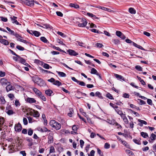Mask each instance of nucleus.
<instances>
[{"mask_svg": "<svg viewBox=\"0 0 156 156\" xmlns=\"http://www.w3.org/2000/svg\"><path fill=\"white\" fill-rule=\"evenodd\" d=\"M49 124L52 127L56 130L60 129L61 127V125L59 123L55 120H52L50 122Z\"/></svg>", "mask_w": 156, "mask_h": 156, "instance_id": "f257e3e1", "label": "nucleus"}, {"mask_svg": "<svg viewBox=\"0 0 156 156\" xmlns=\"http://www.w3.org/2000/svg\"><path fill=\"white\" fill-rule=\"evenodd\" d=\"M79 21L77 22L78 25L80 27H85L87 24V20L84 18H79Z\"/></svg>", "mask_w": 156, "mask_h": 156, "instance_id": "f03ea898", "label": "nucleus"}, {"mask_svg": "<svg viewBox=\"0 0 156 156\" xmlns=\"http://www.w3.org/2000/svg\"><path fill=\"white\" fill-rule=\"evenodd\" d=\"M27 31L29 34L32 35H34L36 37H39L41 34L39 32L36 30H30L27 29Z\"/></svg>", "mask_w": 156, "mask_h": 156, "instance_id": "7ed1b4c3", "label": "nucleus"}, {"mask_svg": "<svg viewBox=\"0 0 156 156\" xmlns=\"http://www.w3.org/2000/svg\"><path fill=\"white\" fill-rule=\"evenodd\" d=\"M23 2L24 4L30 7H33L34 5V0H23Z\"/></svg>", "mask_w": 156, "mask_h": 156, "instance_id": "20e7f679", "label": "nucleus"}, {"mask_svg": "<svg viewBox=\"0 0 156 156\" xmlns=\"http://www.w3.org/2000/svg\"><path fill=\"white\" fill-rule=\"evenodd\" d=\"M30 115L35 118H38L40 116L39 112L37 111L34 109H32V111L30 112Z\"/></svg>", "mask_w": 156, "mask_h": 156, "instance_id": "39448f33", "label": "nucleus"}, {"mask_svg": "<svg viewBox=\"0 0 156 156\" xmlns=\"http://www.w3.org/2000/svg\"><path fill=\"white\" fill-rule=\"evenodd\" d=\"M17 57L19 58L18 62H19L24 64L27 67L30 66V65L26 62V60L24 59L21 57L19 55L17 56Z\"/></svg>", "mask_w": 156, "mask_h": 156, "instance_id": "423d86ee", "label": "nucleus"}, {"mask_svg": "<svg viewBox=\"0 0 156 156\" xmlns=\"http://www.w3.org/2000/svg\"><path fill=\"white\" fill-rule=\"evenodd\" d=\"M71 79L73 81L76 82L77 83L81 86H84L85 85V83L84 82L78 80L77 79H76V78L74 77H72Z\"/></svg>", "mask_w": 156, "mask_h": 156, "instance_id": "0eeeda50", "label": "nucleus"}, {"mask_svg": "<svg viewBox=\"0 0 156 156\" xmlns=\"http://www.w3.org/2000/svg\"><path fill=\"white\" fill-rule=\"evenodd\" d=\"M37 130L42 133L46 132H50L51 130H48L46 127H38L37 128Z\"/></svg>", "mask_w": 156, "mask_h": 156, "instance_id": "6e6552de", "label": "nucleus"}, {"mask_svg": "<svg viewBox=\"0 0 156 156\" xmlns=\"http://www.w3.org/2000/svg\"><path fill=\"white\" fill-rule=\"evenodd\" d=\"M22 126L21 124L19 123H18V124H16L14 127L15 131L17 132H20L22 130Z\"/></svg>", "mask_w": 156, "mask_h": 156, "instance_id": "1a4fd4ad", "label": "nucleus"}, {"mask_svg": "<svg viewBox=\"0 0 156 156\" xmlns=\"http://www.w3.org/2000/svg\"><path fill=\"white\" fill-rule=\"evenodd\" d=\"M67 52L71 56H76L79 54L74 50L70 49L67 50Z\"/></svg>", "mask_w": 156, "mask_h": 156, "instance_id": "9d476101", "label": "nucleus"}, {"mask_svg": "<svg viewBox=\"0 0 156 156\" xmlns=\"http://www.w3.org/2000/svg\"><path fill=\"white\" fill-rule=\"evenodd\" d=\"M79 128V126L77 125H74L72 127V130L73 131L71 132V134H77V129Z\"/></svg>", "mask_w": 156, "mask_h": 156, "instance_id": "9b49d317", "label": "nucleus"}, {"mask_svg": "<svg viewBox=\"0 0 156 156\" xmlns=\"http://www.w3.org/2000/svg\"><path fill=\"white\" fill-rule=\"evenodd\" d=\"M91 73L92 74H96L98 76L99 78L101 79V76L99 73L97 72V70L94 68H93L91 69Z\"/></svg>", "mask_w": 156, "mask_h": 156, "instance_id": "f8f14e48", "label": "nucleus"}, {"mask_svg": "<svg viewBox=\"0 0 156 156\" xmlns=\"http://www.w3.org/2000/svg\"><path fill=\"white\" fill-rule=\"evenodd\" d=\"M26 101L30 103H36V101L34 98L29 97L27 98Z\"/></svg>", "mask_w": 156, "mask_h": 156, "instance_id": "ddd939ff", "label": "nucleus"}, {"mask_svg": "<svg viewBox=\"0 0 156 156\" xmlns=\"http://www.w3.org/2000/svg\"><path fill=\"white\" fill-rule=\"evenodd\" d=\"M115 76L118 80H122L123 81H125V80L124 78V77L122 76L121 75H119V74L115 73L114 74Z\"/></svg>", "mask_w": 156, "mask_h": 156, "instance_id": "4468645a", "label": "nucleus"}, {"mask_svg": "<svg viewBox=\"0 0 156 156\" xmlns=\"http://www.w3.org/2000/svg\"><path fill=\"white\" fill-rule=\"evenodd\" d=\"M0 82L2 86H5L7 84L8 80L2 78L1 79Z\"/></svg>", "mask_w": 156, "mask_h": 156, "instance_id": "2eb2a0df", "label": "nucleus"}, {"mask_svg": "<svg viewBox=\"0 0 156 156\" xmlns=\"http://www.w3.org/2000/svg\"><path fill=\"white\" fill-rule=\"evenodd\" d=\"M137 120L138 122H140L138 123V125L141 127L143 126V124L145 125L147 124V122L144 120H142L140 119H138Z\"/></svg>", "mask_w": 156, "mask_h": 156, "instance_id": "dca6fc26", "label": "nucleus"}, {"mask_svg": "<svg viewBox=\"0 0 156 156\" xmlns=\"http://www.w3.org/2000/svg\"><path fill=\"white\" fill-rule=\"evenodd\" d=\"M119 141L127 148H129V145L126 141L123 140L121 139H120L119 140Z\"/></svg>", "mask_w": 156, "mask_h": 156, "instance_id": "f3484780", "label": "nucleus"}, {"mask_svg": "<svg viewBox=\"0 0 156 156\" xmlns=\"http://www.w3.org/2000/svg\"><path fill=\"white\" fill-rule=\"evenodd\" d=\"M122 119L124 122L126 124H127L129 123V121L126 117V116L125 114H123L121 116Z\"/></svg>", "mask_w": 156, "mask_h": 156, "instance_id": "a211bd4d", "label": "nucleus"}, {"mask_svg": "<svg viewBox=\"0 0 156 156\" xmlns=\"http://www.w3.org/2000/svg\"><path fill=\"white\" fill-rule=\"evenodd\" d=\"M114 109L115 111L118 114L120 115V116L122 115L123 114V113L122 111L119 108V107L118 106Z\"/></svg>", "mask_w": 156, "mask_h": 156, "instance_id": "6ab92c4d", "label": "nucleus"}, {"mask_svg": "<svg viewBox=\"0 0 156 156\" xmlns=\"http://www.w3.org/2000/svg\"><path fill=\"white\" fill-rule=\"evenodd\" d=\"M0 42L5 45H8L9 44V42L7 40L4 39H0Z\"/></svg>", "mask_w": 156, "mask_h": 156, "instance_id": "aec40b11", "label": "nucleus"}, {"mask_svg": "<svg viewBox=\"0 0 156 156\" xmlns=\"http://www.w3.org/2000/svg\"><path fill=\"white\" fill-rule=\"evenodd\" d=\"M87 14L89 16L91 17L94 20L99 19V18L96 16L95 15L93 14L92 13L87 12Z\"/></svg>", "mask_w": 156, "mask_h": 156, "instance_id": "412c9836", "label": "nucleus"}, {"mask_svg": "<svg viewBox=\"0 0 156 156\" xmlns=\"http://www.w3.org/2000/svg\"><path fill=\"white\" fill-rule=\"evenodd\" d=\"M33 89L35 94L38 96L41 95V92L37 88L34 87L33 88Z\"/></svg>", "mask_w": 156, "mask_h": 156, "instance_id": "4be33fe9", "label": "nucleus"}, {"mask_svg": "<svg viewBox=\"0 0 156 156\" xmlns=\"http://www.w3.org/2000/svg\"><path fill=\"white\" fill-rule=\"evenodd\" d=\"M69 6L71 7H73L76 9H78L80 7L79 5L76 3H70Z\"/></svg>", "mask_w": 156, "mask_h": 156, "instance_id": "5701e85b", "label": "nucleus"}, {"mask_svg": "<svg viewBox=\"0 0 156 156\" xmlns=\"http://www.w3.org/2000/svg\"><path fill=\"white\" fill-rule=\"evenodd\" d=\"M45 93L48 96H51L52 95V94L53 93V91L50 89H48L45 90Z\"/></svg>", "mask_w": 156, "mask_h": 156, "instance_id": "b1692460", "label": "nucleus"}, {"mask_svg": "<svg viewBox=\"0 0 156 156\" xmlns=\"http://www.w3.org/2000/svg\"><path fill=\"white\" fill-rule=\"evenodd\" d=\"M57 73L58 74V75L62 77H65L66 76V74L65 73L59 71H56Z\"/></svg>", "mask_w": 156, "mask_h": 156, "instance_id": "393cba45", "label": "nucleus"}, {"mask_svg": "<svg viewBox=\"0 0 156 156\" xmlns=\"http://www.w3.org/2000/svg\"><path fill=\"white\" fill-rule=\"evenodd\" d=\"M42 65L44 68L47 69H49V68H52V67L50 66L48 64L43 62V65Z\"/></svg>", "mask_w": 156, "mask_h": 156, "instance_id": "a878e982", "label": "nucleus"}, {"mask_svg": "<svg viewBox=\"0 0 156 156\" xmlns=\"http://www.w3.org/2000/svg\"><path fill=\"white\" fill-rule=\"evenodd\" d=\"M6 89L7 92L12 90L13 89V86L12 85L9 84L6 87Z\"/></svg>", "mask_w": 156, "mask_h": 156, "instance_id": "bb28decb", "label": "nucleus"}, {"mask_svg": "<svg viewBox=\"0 0 156 156\" xmlns=\"http://www.w3.org/2000/svg\"><path fill=\"white\" fill-rule=\"evenodd\" d=\"M41 40L44 43H49L48 41L44 37H42L40 38Z\"/></svg>", "mask_w": 156, "mask_h": 156, "instance_id": "cd10ccee", "label": "nucleus"}, {"mask_svg": "<svg viewBox=\"0 0 156 156\" xmlns=\"http://www.w3.org/2000/svg\"><path fill=\"white\" fill-rule=\"evenodd\" d=\"M101 9L107 11L108 12H114V11L112 10H111L110 9L105 7H102L101 8Z\"/></svg>", "mask_w": 156, "mask_h": 156, "instance_id": "c85d7f7f", "label": "nucleus"}, {"mask_svg": "<svg viewBox=\"0 0 156 156\" xmlns=\"http://www.w3.org/2000/svg\"><path fill=\"white\" fill-rule=\"evenodd\" d=\"M129 11L131 14H135L136 13V10L133 8L132 7L130 8L129 9Z\"/></svg>", "mask_w": 156, "mask_h": 156, "instance_id": "c756f323", "label": "nucleus"}, {"mask_svg": "<svg viewBox=\"0 0 156 156\" xmlns=\"http://www.w3.org/2000/svg\"><path fill=\"white\" fill-rule=\"evenodd\" d=\"M133 44L135 47H136L137 48L141 50H143L144 49L141 46L137 44H136L134 42H133Z\"/></svg>", "mask_w": 156, "mask_h": 156, "instance_id": "7c9ffc66", "label": "nucleus"}, {"mask_svg": "<svg viewBox=\"0 0 156 156\" xmlns=\"http://www.w3.org/2000/svg\"><path fill=\"white\" fill-rule=\"evenodd\" d=\"M5 128V126L4 125V123L0 122V131Z\"/></svg>", "mask_w": 156, "mask_h": 156, "instance_id": "2f4dec72", "label": "nucleus"}, {"mask_svg": "<svg viewBox=\"0 0 156 156\" xmlns=\"http://www.w3.org/2000/svg\"><path fill=\"white\" fill-rule=\"evenodd\" d=\"M141 135L144 138L148 137V135L146 133L142 132L140 133Z\"/></svg>", "mask_w": 156, "mask_h": 156, "instance_id": "473e14b6", "label": "nucleus"}, {"mask_svg": "<svg viewBox=\"0 0 156 156\" xmlns=\"http://www.w3.org/2000/svg\"><path fill=\"white\" fill-rule=\"evenodd\" d=\"M6 112L9 115H12L15 113V112L12 110H8Z\"/></svg>", "mask_w": 156, "mask_h": 156, "instance_id": "72a5a7b5", "label": "nucleus"}, {"mask_svg": "<svg viewBox=\"0 0 156 156\" xmlns=\"http://www.w3.org/2000/svg\"><path fill=\"white\" fill-rule=\"evenodd\" d=\"M53 84L58 86H60L62 84V83L61 82L57 80H55Z\"/></svg>", "mask_w": 156, "mask_h": 156, "instance_id": "f704fd0d", "label": "nucleus"}, {"mask_svg": "<svg viewBox=\"0 0 156 156\" xmlns=\"http://www.w3.org/2000/svg\"><path fill=\"white\" fill-rule=\"evenodd\" d=\"M48 143L49 144H51L53 143V137L51 136H49L48 138Z\"/></svg>", "mask_w": 156, "mask_h": 156, "instance_id": "c9c22d12", "label": "nucleus"}, {"mask_svg": "<svg viewBox=\"0 0 156 156\" xmlns=\"http://www.w3.org/2000/svg\"><path fill=\"white\" fill-rule=\"evenodd\" d=\"M95 95L96 96L102 99L103 98L101 95V94L98 91H97L95 93Z\"/></svg>", "mask_w": 156, "mask_h": 156, "instance_id": "e433bc0d", "label": "nucleus"}, {"mask_svg": "<svg viewBox=\"0 0 156 156\" xmlns=\"http://www.w3.org/2000/svg\"><path fill=\"white\" fill-rule=\"evenodd\" d=\"M91 31L94 33H97V34H102L103 33L100 31H99L98 30H97L96 29H92L91 30Z\"/></svg>", "mask_w": 156, "mask_h": 156, "instance_id": "4c0bfd02", "label": "nucleus"}, {"mask_svg": "<svg viewBox=\"0 0 156 156\" xmlns=\"http://www.w3.org/2000/svg\"><path fill=\"white\" fill-rule=\"evenodd\" d=\"M51 26L50 25L46 23L43 24L42 26V27L47 29L51 28Z\"/></svg>", "mask_w": 156, "mask_h": 156, "instance_id": "58836bf2", "label": "nucleus"}, {"mask_svg": "<svg viewBox=\"0 0 156 156\" xmlns=\"http://www.w3.org/2000/svg\"><path fill=\"white\" fill-rule=\"evenodd\" d=\"M116 121L114 119H112L111 120H108V122L109 124L112 125H115V123Z\"/></svg>", "mask_w": 156, "mask_h": 156, "instance_id": "ea45409f", "label": "nucleus"}, {"mask_svg": "<svg viewBox=\"0 0 156 156\" xmlns=\"http://www.w3.org/2000/svg\"><path fill=\"white\" fill-rule=\"evenodd\" d=\"M106 96L107 97L110 99H114V98L113 97L112 95L109 93H108L106 94Z\"/></svg>", "mask_w": 156, "mask_h": 156, "instance_id": "a19ab883", "label": "nucleus"}, {"mask_svg": "<svg viewBox=\"0 0 156 156\" xmlns=\"http://www.w3.org/2000/svg\"><path fill=\"white\" fill-rule=\"evenodd\" d=\"M15 105L16 107H18L20 106V104L18 100H16L15 101Z\"/></svg>", "mask_w": 156, "mask_h": 156, "instance_id": "79ce46f5", "label": "nucleus"}, {"mask_svg": "<svg viewBox=\"0 0 156 156\" xmlns=\"http://www.w3.org/2000/svg\"><path fill=\"white\" fill-rule=\"evenodd\" d=\"M34 62L36 63L37 64H39L41 65H43V62L40 61V60L38 59H35L34 61Z\"/></svg>", "mask_w": 156, "mask_h": 156, "instance_id": "37998d69", "label": "nucleus"}, {"mask_svg": "<svg viewBox=\"0 0 156 156\" xmlns=\"http://www.w3.org/2000/svg\"><path fill=\"white\" fill-rule=\"evenodd\" d=\"M40 69L41 70V71H42V72H43V73H52V74L53 73L51 72L50 71H48V70H44V69H43L41 67L40 68Z\"/></svg>", "mask_w": 156, "mask_h": 156, "instance_id": "c03bdc74", "label": "nucleus"}, {"mask_svg": "<svg viewBox=\"0 0 156 156\" xmlns=\"http://www.w3.org/2000/svg\"><path fill=\"white\" fill-rule=\"evenodd\" d=\"M27 119H28L29 122V123H32V122H34V120L31 117H30V116H28L27 117Z\"/></svg>", "mask_w": 156, "mask_h": 156, "instance_id": "a18cd8bd", "label": "nucleus"}, {"mask_svg": "<svg viewBox=\"0 0 156 156\" xmlns=\"http://www.w3.org/2000/svg\"><path fill=\"white\" fill-rule=\"evenodd\" d=\"M38 97L42 100L45 101L46 100V98L44 97V96L41 93V95H39Z\"/></svg>", "mask_w": 156, "mask_h": 156, "instance_id": "49530a36", "label": "nucleus"}, {"mask_svg": "<svg viewBox=\"0 0 156 156\" xmlns=\"http://www.w3.org/2000/svg\"><path fill=\"white\" fill-rule=\"evenodd\" d=\"M55 152V149L53 146H51L50 147V151L49 153H54Z\"/></svg>", "mask_w": 156, "mask_h": 156, "instance_id": "de8ad7c7", "label": "nucleus"}, {"mask_svg": "<svg viewBox=\"0 0 156 156\" xmlns=\"http://www.w3.org/2000/svg\"><path fill=\"white\" fill-rule=\"evenodd\" d=\"M133 141L136 144H138L140 145L141 144V142L140 140H137L136 139H134L133 140Z\"/></svg>", "mask_w": 156, "mask_h": 156, "instance_id": "09e8293b", "label": "nucleus"}, {"mask_svg": "<svg viewBox=\"0 0 156 156\" xmlns=\"http://www.w3.org/2000/svg\"><path fill=\"white\" fill-rule=\"evenodd\" d=\"M156 135L154 133H152L150 137L151 140L153 141L156 139Z\"/></svg>", "mask_w": 156, "mask_h": 156, "instance_id": "8fccbe9b", "label": "nucleus"}, {"mask_svg": "<svg viewBox=\"0 0 156 156\" xmlns=\"http://www.w3.org/2000/svg\"><path fill=\"white\" fill-rule=\"evenodd\" d=\"M69 110H70V112H69V113H68V115L69 116L71 117L72 116V115L73 113V109H72V108L69 109Z\"/></svg>", "mask_w": 156, "mask_h": 156, "instance_id": "3c124183", "label": "nucleus"}, {"mask_svg": "<svg viewBox=\"0 0 156 156\" xmlns=\"http://www.w3.org/2000/svg\"><path fill=\"white\" fill-rule=\"evenodd\" d=\"M17 49L20 51H23L24 48L20 45H17L16 47Z\"/></svg>", "mask_w": 156, "mask_h": 156, "instance_id": "603ef678", "label": "nucleus"}, {"mask_svg": "<svg viewBox=\"0 0 156 156\" xmlns=\"http://www.w3.org/2000/svg\"><path fill=\"white\" fill-rule=\"evenodd\" d=\"M115 127L118 129H121L122 128V126L116 122H115Z\"/></svg>", "mask_w": 156, "mask_h": 156, "instance_id": "864d4df0", "label": "nucleus"}, {"mask_svg": "<svg viewBox=\"0 0 156 156\" xmlns=\"http://www.w3.org/2000/svg\"><path fill=\"white\" fill-rule=\"evenodd\" d=\"M8 96L11 100H12L15 97L14 95L12 94H9Z\"/></svg>", "mask_w": 156, "mask_h": 156, "instance_id": "5fc2aeb1", "label": "nucleus"}, {"mask_svg": "<svg viewBox=\"0 0 156 156\" xmlns=\"http://www.w3.org/2000/svg\"><path fill=\"white\" fill-rule=\"evenodd\" d=\"M33 133V130L31 129H29L28 130V134L29 136H31Z\"/></svg>", "mask_w": 156, "mask_h": 156, "instance_id": "6e6d98bb", "label": "nucleus"}, {"mask_svg": "<svg viewBox=\"0 0 156 156\" xmlns=\"http://www.w3.org/2000/svg\"><path fill=\"white\" fill-rule=\"evenodd\" d=\"M129 94L126 93H124L122 94V97L125 98H129Z\"/></svg>", "mask_w": 156, "mask_h": 156, "instance_id": "4d7b16f0", "label": "nucleus"}, {"mask_svg": "<svg viewBox=\"0 0 156 156\" xmlns=\"http://www.w3.org/2000/svg\"><path fill=\"white\" fill-rule=\"evenodd\" d=\"M110 145L108 143H106L104 145V148L105 149H108L110 148Z\"/></svg>", "mask_w": 156, "mask_h": 156, "instance_id": "13d9d810", "label": "nucleus"}, {"mask_svg": "<svg viewBox=\"0 0 156 156\" xmlns=\"http://www.w3.org/2000/svg\"><path fill=\"white\" fill-rule=\"evenodd\" d=\"M135 68L138 70L140 71H142L143 69L140 66H135Z\"/></svg>", "mask_w": 156, "mask_h": 156, "instance_id": "bf43d9fd", "label": "nucleus"}, {"mask_svg": "<svg viewBox=\"0 0 156 156\" xmlns=\"http://www.w3.org/2000/svg\"><path fill=\"white\" fill-rule=\"evenodd\" d=\"M6 28L7 29V30L9 32L10 34H11L13 35V34L14 33V32L12 30H11L10 29V28L8 27H6Z\"/></svg>", "mask_w": 156, "mask_h": 156, "instance_id": "052dcab7", "label": "nucleus"}, {"mask_svg": "<svg viewBox=\"0 0 156 156\" xmlns=\"http://www.w3.org/2000/svg\"><path fill=\"white\" fill-rule=\"evenodd\" d=\"M13 35L14 36L17 38L19 37H22L20 35L16 32H14Z\"/></svg>", "mask_w": 156, "mask_h": 156, "instance_id": "680f3d73", "label": "nucleus"}, {"mask_svg": "<svg viewBox=\"0 0 156 156\" xmlns=\"http://www.w3.org/2000/svg\"><path fill=\"white\" fill-rule=\"evenodd\" d=\"M147 104L151 105H152V102L151 99H147Z\"/></svg>", "mask_w": 156, "mask_h": 156, "instance_id": "e2e57ef3", "label": "nucleus"}, {"mask_svg": "<svg viewBox=\"0 0 156 156\" xmlns=\"http://www.w3.org/2000/svg\"><path fill=\"white\" fill-rule=\"evenodd\" d=\"M57 34H58V35H60L62 37H66V35H65L64 34H63V33H62V32H59V31H58L57 32Z\"/></svg>", "mask_w": 156, "mask_h": 156, "instance_id": "0e129e2a", "label": "nucleus"}, {"mask_svg": "<svg viewBox=\"0 0 156 156\" xmlns=\"http://www.w3.org/2000/svg\"><path fill=\"white\" fill-rule=\"evenodd\" d=\"M56 13L57 15L58 16L62 17L63 16V14L61 12L59 11L56 12Z\"/></svg>", "mask_w": 156, "mask_h": 156, "instance_id": "69168bd1", "label": "nucleus"}, {"mask_svg": "<svg viewBox=\"0 0 156 156\" xmlns=\"http://www.w3.org/2000/svg\"><path fill=\"white\" fill-rule=\"evenodd\" d=\"M96 46L98 48H101L103 46V45L102 44L100 43H97L96 44Z\"/></svg>", "mask_w": 156, "mask_h": 156, "instance_id": "338daca9", "label": "nucleus"}, {"mask_svg": "<svg viewBox=\"0 0 156 156\" xmlns=\"http://www.w3.org/2000/svg\"><path fill=\"white\" fill-rule=\"evenodd\" d=\"M95 151L94 150H92L90 152V154H88V156H94Z\"/></svg>", "mask_w": 156, "mask_h": 156, "instance_id": "774afa93", "label": "nucleus"}]
</instances>
